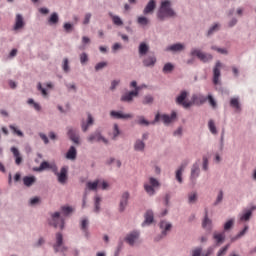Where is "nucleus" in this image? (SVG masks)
<instances>
[{
  "label": "nucleus",
  "mask_w": 256,
  "mask_h": 256,
  "mask_svg": "<svg viewBox=\"0 0 256 256\" xmlns=\"http://www.w3.org/2000/svg\"><path fill=\"white\" fill-rule=\"evenodd\" d=\"M167 17H175V10L171 8V1L162 0L160 4V8L157 12V18L160 21H165Z\"/></svg>",
  "instance_id": "1"
},
{
  "label": "nucleus",
  "mask_w": 256,
  "mask_h": 256,
  "mask_svg": "<svg viewBox=\"0 0 256 256\" xmlns=\"http://www.w3.org/2000/svg\"><path fill=\"white\" fill-rule=\"evenodd\" d=\"M159 180L155 179L154 177H150L148 182L144 183V190L146 193H148L150 196L155 195V189L157 187H160Z\"/></svg>",
  "instance_id": "2"
},
{
  "label": "nucleus",
  "mask_w": 256,
  "mask_h": 256,
  "mask_svg": "<svg viewBox=\"0 0 256 256\" xmlns=\"http://www.w3.org/2000/svg\"><path fill=\"white\" fill-rule=\"evenodd\" d=\"M191 55L192 57H197L198 59H200L202 63H207L213 59V56L211 54L204 53L199 49H192Z\"/></svg>",
  "instance_id": "3"
},
{
  "label": "nucleus",
  "mask_w": 256,
  "mask_h": 256,
  "mask_svg": "<svg viewBox=\"0 0 256 256\" xmlns=\"http://www.w3.org/2000/svg\"><path fill=\"white\" fill-rule=\"evenodd\" d=\"M188 95H189V93L187 91H182L180 93V95L176 98L177 105H182V107H184V109H189V107H191V105H193V102L185 100V99H187Z\"/></svg>",
  "instance_id": "4"
},
{
  "label": "nucleus",
  "mask_w": 256,
  "mask_h": 256,
  "mask_svg": "<svg viewBox=\"0 0 256 256\" xmlns=\"http://www.w3.org/2000/svg\"><path fill=\"white\" fill-rule=\"evenodd\" d=\"M51 225H53V227L55 228L60 227V229H64L65 219H63L59 212H55L54 214H52Z\"/></svg>",
  "instance_id": "5"
},
{
  "label": "nucleus",
  "mask_w": 256,
  "mask_h": 256,
  "mask_svg": "<svg viewBox=\"0 0 256 256\" xmlns=\"http://www.w3.org/2000/svg\"><path fill=\"white\" fill-rule=\"evenodd\" d=\"M53 247L56 253H59V251H61L62 253L64 251H67V248L65 247V245H63V234L61 233L56 234V243L54 244Z\"/></svg>",
  "instance_id": "6"
},
{
  "label": "nucleus",
  "mask_w": 256,
  "mask_h": 256,
  "mask_svg": "<svg viewBox=\"0 0 256 256\" xmlns=\"http://www.w3.org/2000/svg\"><path fill=\"white\" fill-rule=\"evenodd\" d=\"M223 64L221 62H216L213 68V83L214 85H219V79H221V68Z\"/></svg>",
  "instance_id": "7"
},
{
  "label": "nucleus",
  "mask_w": 256,
  "mask_h": 256,
  "mask_svg": "<svg viewBox=\"0 0 256 256\" xmlns=\"http://www.w3.org/2000/svg\"><path fill=\"white\" fill-rule=\"evenodd\" d=\"M138 239H139V232L133 231L126 236L125 241H126V243H128V245L133 247V245H135V243H137Z\"/></svg>",
  "instance_id": "8"
},
{
  "label": "nucleus",
  "mask_w": 256,
  "mask_h": 256,
  "mask_svg": "<svg viewBox=\"0 0 256 256\" xmlns=\"http://www.w3.org/2000/svg\"><path fill=\"white\" fill-rule=\"evenodd\" d=\"M88 141H89V143H95V141L97 143H99L100 141H103L105 143V145H107V143H109L107 141V139H105L103 136H101V133H99V132H95V133L91 134L88 137Z\"/></svg>",
  "instance_id": "9"
},
{
  "label": "nucleus",
  "mask_w": 256,
  "mask_h": 256,
  "mask_svg": "<svg viewBox=\"0 0 256 256\" xmlns=\"http://www.w3.org/2000/svg\"><path fill=\"white\" fill-rule=\"evenodd\" d=\"M129 203V192H124L120 199L119 211L123 213Z\"/></svg>",
  "instance_id": "10"
},
{
  "label": "nucleus",
  "mask_w": 256,
  "mask_h": 256,
  "mask_svg": "<svg viewBox=\"0 0 256 256\" xmlns=\"http://www.w3.org/2000/svg\"><path fill=\"white\" fill-rule=\"evenodd\" d=\"M187 165H189V161H184L176 171V179L180 183H183V171H185Z\"/></svg>",
  "instance_id": "11"
},
{
  "label": "nucleus",
  "mask_w": 256,
  "mask_h": 256,
  "mask_svg": "<svg viewBox=\"0 0 256 256\" xmlns=\"http://www.w3.org/2000/svg\"><path fill=\"white\" fill-rule=\"evenodd\" d=\"M24 27H25V20H23V15L17 14L15 24H14V31H19V29H23Z\"/></svg>",
  "instance_id": "12"
},
{
  "label": "nucleus",
  "mask_w": 256,
  "mask_h": 256,
  "mask_svg": "<svg viewBox=\"0 0 256 256\" xmlns=\"http://www.w3.org/2000/svg\"><path fill=\"white\" fill-rule=\"evenodd\" d=\"M205 101H207V98L203 94H194L190 102H192V105H203Z\"/></svg>",
  "instance_id": "13"
},
{
  "label": "nucleus",
  "mask_w": 256,
  "mask_h": 256,
  "mask_svg": "<svg viewBox=\"0 0 256 256\" xmlns=\"http://www.w3.org/2000/svg\"><path fill=\"white\" fill-rule=\"evenodd\" d=\"M68 137L73 141V143L79 145V132H77V130L68 128Z\"/></svg>",
  "instance_id": "14"
},
{
  "label": "nucleus",
  "mask_w": 256,
  "mask_h": 256,
  "mask_svg": "<svg viewBox=\"0 0 256 256\" xmlns=\"http://www.w3.org/2000/svg\"><path fill=\"white\" fill-rule=\"evenodd\" d=\"M137 95H139V90L136 89L135 91H131L129 93L124 94L121 97V101L129 103L133 101V97H137Z\"/></svg>",
  "instance_id": "15"
},
{
  "label": "nucleus",
  "mask_w": 256,
  "mask_h": 256,
  "mask_svg": "<svg viewBox=\"0 0 256 256\" xmlns=\"http://www.w3.org/2000/svg\"><path fill=\"white\" fill-rule=\"evenodd\" d=\"M11 153H13L15 163L17 165H21V163H23V156H21V152H19V149H17V147H12Z\"/></svg>",
  "instance_id": "16"
},
{
  "label": "nucleus",
  "mask_w": 256,
  "mask_h": 256,
  "mask_svg": "<svg viewBox=\"0 0 256 256\" xmlns=\"http://www.w3.org/2000/svg\"><path fill=\"white\" fill-rule=\"evenodd\" d=\"M110 117L113 119H131L133 116L131 114H123L122 112L111 111Z\"/></svg>",
  "instance_id": "17"
},
{
  "label": "nucleus",
  "mask_w": 256,
  "mask_h": 256,
  "mask_svg": "<svg viewBox=\"0 0 256 256\" xmlns=\"http://www.w3.org/2000/svg\"><path fill=\"white\" fill-rule=\"evenodd\" d=\"M155 63H157V58H155L154 55H152V56H147V57L143 60V65H144V67H155Z\"/></svg>",
  "instance_id": "18"
},
{
  "label": "nucleus",
  "mask_w": 256,
  "mask_h": 256,
  "mask_svg": "<svg viewBox=\"0 0 256 256\" xmlns=\"http://www.w3.org/2000/svg\"><path fill=\"white\" fill-rule=\"evenodd\" d=\"M56 175L58 177L59 183H61L62 185L65 184L67 181V168L66 167L61 168L60 173H56Z\"/></svg>",
  "instance_id": "19"
},
{
  "label": "nucleus",
  "mask_w": 256,
  "mask_h": 256,
  "mask_svg": "<svg viewBox=\"0 0 256 256\" xmlns=\"http://www.w3.org/2000/svg\"><path fill=\"white\" fill-rule=\"evenodd\" d=\"M155 7H157L155 0H150L144 8V15H149V13H153V11H155Z\"/></svg>",
  "instance_id": "20"
},
{
  "label": "nucleus",
  "mask_w": 256,
  "mask_h": 256,
  "mask_svg": "<svg viewBox=\"0 0 256 256\" xmlns=\"http://www.w3.org/2000/svg\"><path fill=\"white\" fill-rule=\"evenodd\" d=\"M45 169H53L54 171H57V166L49 164V162L44 161L40 164V167L36 168L35 171H45Z\"/></svg>",
  "instance_id": "21"
},
{
  "label": "nucleus",
  "mask_w": 256,
  "mask_h": 256,
  "mask_svg": "<svg viewBox=\"0 0 256 256\" xmlns=\"http://www.w3.org/2000/svg\"><path fill=\"white\" fill-rule=\"evenodd\" d=\"M66 159H69L70 161H75L77 159V149L75 146H71L66 153Z\"/></svg>",
  "instance_id": "22"
},
{
  "label": "nucleus",
  "mask_w": 256,
  "mask_h": 256,
  "mask_svg": "<svg viewBox=\"0 0 256 256\" xmlns=\"http://www.w3.org/2000/svg\"><path fill=\"white\" fill-rule=\"evenodd\" d=\"M91 125H93V116H91V114H88L87 122H85L84 120L82 121V124H81L82 131L86 133V131H88Z\"/></svg>",
  "instance_id": "23"
},
{
  "label": "nucleus",
  "mask_w": 256,
  "mask_h": 256,
  "mask_svg": "<svg viewBox=\"0 0 256 256\" xmlns=\"http://www.w3.org/2000/svg\"><path fill=\"white\" fill-rule=\"evenodd\" d=\"M37 182V178L35 176H25L23 178V184L25 187H32L34 183Z\"/></svg>",
  "instance_id": "24"
},
{
  "label": "nucleus",
  "mask_w": 256,
  "mask_h": 256,
  "mask_svg": "<svg viewBox=\"0 0 256 256\" xmlns=\"http://www.w3.org/2000/svg\"><path fill=\"white\" fill-rule=\"evenodd\" d=\"M177 118V113L172 112L171 116L164 114L161 116V119L163 121V123H165V125H169V123H171L174 119Z\"/></svg>",
  "instance_id": "25"
},
{
  "label": "nucleus",
  "mask_w": 256,
  "mask_h": 256,
  "mask_svg": "<svg viewBox=\"0 0 256 256\" xmlns=\"http://www.w3.org/2000/svg\"><path fill=\"white\" fill-rule=\"evenodd\" d=\"M144 217H145V221L143 225H151V223H153V219H154L153 211L151 210L146 211Z\"/></svg>",
  "instance_id": "26"
},
{
  "label": "nucleus",
  "mask_w": 256,
  "mask_h": 256,
  "mask_svg": "<svg viewBox=\"0 0 256 256\" xmlns=\"http://www.w3.org/2000/svg\"><path fill=\"white\" fill-rule=\"evenodd\" d=\"M201 251H202L201 248H196V249H194V250L192 251V256H209V255H211V253H213V248H209V249L207 250V253H206V254H205V253L201 254Z\"/></svg>",
  "instance_id": "27"
},
{
  "label": "nucleus",
  "mask_w": 256,
  "mask_h": 256,
  "mask_svg": "<svg viewBox=\"0 0 256 256\" xmlns=\"http://www.w3.org/2000/svg\"><path fill=\"white\" fill-rule=\"evenodd\" d=\"M109 16L112 19V22L114 25H116L117 27H122L123 25V20L121 19V17L117 16V15H113V13H109Z\"/></svg>",
  "instance_id": "28"
},
{
  "label": "nucleus",
  "mask_w": 256,
  "mask_h": 256,
  "mask_svg": "<svg viewBox=\"0 0 256 256\" xmlns=\"http://www.w3.org/2000/svg\"><path fill=\"white\" fill-rule=\"evenodd\" d=\"M171 223L167 222V221H161L160 222V229H162V234L166 235L167 231H171Z\"/></svg>",
  "instance_id": "29"
},
{
  "label": "nucleus",
  "mask_w": 256,
  "mask_h": 256,
  "mask_svg": "<svg viewBox=\"0 0 256 256\" xmlns=\"http://www.w3.org/2000/svg\"><path fill=\"white\" fill-rule=\"evenodd\" d=\"M202 227L204 229H207V227H211V220L209 219V211L207 209H205V217L202 222Z\"/></svg>",
  "instance_id": "30"
},
{
  "label": "nucleus",
  "mask_w": 256,
  "mask_h": 256,
  "mask_svg": "<svg viewBox=\"0 0 256 256\" xmlns=\"http://www.w3.org/2000/svg\"><path fill=\"white\" fill-rule=\"evenodd\" d=\"M199 172H200L199 166L193 165L192 170H191V177H190L191 181H195V179H197V177H199Z\"/></svg>",
  "instance_id": "31"
},
{
  "label": "nucleus",
  "mask_w": 256,
  "mask_h": 256,
  "mask_svg": "<svg viewBox=\"0 0 256 256\" xmlns=\"http://www.w3.org/2000/svg\"><path fill=\"white\" fill-rule=\"evenodd\" d=\"M213 239H215L216 243H221L222 241H225V232L217 233L214 232Z\"/></svg>",
  "instance_id": "32"
},
{
  "label": "nucleus",
  "mask_w": 256,
  "mask_h": 256,
  "mask_svg": "<svg viewBox=\"0 0 256 256\" xmlns=\"http://www.w3.org/2000/svg\"><path fill=\"white\" fill-rule=\"evenodd\" d=\"M230 106L233 107V109H236V111H241V105L239 104V98H232L230 100Z\"/></svg>",
  "instance_id": "33"
},
{
  "label": "nucleus",
  "mask_w": 256,
  "mask_h": 256,
  "mask_svg": "<svg viewBox=\"0 0 256 256\" xmlns=\"http://www.w3.org/2000/svg\"><path fill=\"white\" fill-rule=\"evenodd\" d=\"M183 49H185V46L183 44L177 43L168 47L167 51H183Z\"/></svg>",
  "instance_id": "34"
},
{
  "label": "nucleus",
  "mask_w": 256,
  "mask_h": 256,
  "mask_svg": "<svg viewBox=\"0 0 256 256\" xmlns=\"http://www.w3.org/2000/svg\"><path fill=\"white\" fill-rule=\"evenodd\" d=\"M149 51V46L146 45L145 43H141L139 46V55L143 56V55H147Z\"/></svg>",
  "instance_id": "35"
},
{
  "label": "nucleus",
  "mask_w": 256,
  "mask_h": 256,
  "mask_svg": "<svg viewBox=\"0 0 256 256\" xmlns=\"http://www.w3.org/2000/svg\"><path fill=\"white\" fill-rule=\"evenodd\" d=\"M100 185V181L99 180H96L94 182H88L87 183V188L90 190V191H96L97 190V187H99Z\"/></svg>",
  "instance_id": "36"
},
{
  "label": "nucleus",
  "mask_w": 256,
  "mask_h": 256,
  "mask_svg": "<svg viewBox=\"0 0 256 256\" xmlns=\"http://www.w3.org/2000/svg\"><path fill=\"white\" fill-rule=\"evenodd\" d=\"M50 25H57L59 23V15L57 13H52L49 18Z\"/></svg>",
  "instance_id": "37"
},
{
  "label": "nucleus",
  "mask_w": 256,
  "mask_h": 256,
  "mask_svg": "<svg viewBox=\"0 0 256 256\" xmlns=\"http://www.w3.org/2000/svg\"><path fill=\"white\" fill-rule=\"evenodd\" d=\"M134 149L135 151H143V149H145V142L137 140L134 145Z\"/></svg>",
  "instance_id": "38"
},
{
  "label": "nucleus",
  "mask_w": 256,
  "mask_h": 256,
  "mask_svg": "<svg viewBox=\"0 0 256 256\" xmlns=\"http://www.w3.org/2000/svg\"><path fill=\"white\" fill-rule=\"evenodd\" d=\"M252 214L253 210H247L246 213L240 216V221H249V219H251Z\"/></svg>",
  "instance_id": "39"
},
{
  "label": "nucleus",
  "mask_w": 256,
  "mask_h": 256,
  "mask_svg": "<svg viewBox=\"0 0 256 256\" xmlns=\"http://www.w3.org/2000/svg\"><path fill=\"white\" fill-rule=\"evenodd\" d=\"M208 127L212 135H217V127H215V122L213 120L208 122Z\"/></svg>",
  "instance_id": "40"
},
{
  "label": "nucleus",
  "mask_w": 256,
  "mask_h": 256,
  "mask_svg": "<svg viewBox=\"0 0 256 256\" xmlns=\"http://www.w3.org/2000/svg\"><path fill=\"white\" fill-rule=\"evenodd\" d=\"M137 23H138V25L145 26V25H149V20L145 16H139L137 19Z\"/></svg>",
  "instance_id": "41"
},
{
  "label": "nucleus",
  "mask_w": 256,
  "mask_h": 256,
  "mask_svg": "<svg viewBox=\"0 0 256 256\" xmlns=\"http://www.w3.org/2000/svg\"><path fill=\"white\" fill-rule=\"evenodd\" d=\"M62 214L67 217V215H71V213H73V208L69 207V206H63L61 208Z\"/></svg>",
  "instance_id": "42"
},
{
  "label": "nucleus",
  "mask_w": 256,
  "mask_h": 256,
  "mask_svg": "<svg viewBox=\"0 0 256 256\" xmlns=\"http://www.w3.org/2000/svg\"><path fill=\"white\" fill-rule=\"evenodd\" d=\"M137 123L138 125H151V122L147 121L143 116L138 117Z\"/></svg>",
  "instance_id": "43"
},
{
  "label": "nucleus",
  "mask_w": 256,
  "mask_h": 256,
  "mask_svg": "<svg viewBox=\"0 0 256 256\" xmlns=\"http://www.w3.org/2000/svg\"><path fill=\"white\" fill-rule=\"evenodd\" d=\"M9 129H11V131H13L15 135H18V137H23V133L21 132V130L17 129L15 125H10Z\"/></svg>",
  "instance_id": "44"
},
{
  "label": "nucleus",
  "mask_w": 256,
  "mask_h": 256,
  "mask_svg": "<svg viewBox=\"0 0 256 256\" xmlns=\"http://www.w3.org/2000/svg\"><path fill=\"white\" fill-rule=\"evenodd\" d=\"M100 205H101V198H99V196H97L95 198V208H94L95 213H99Z\"/></svg>",
  "instance_id": "45"
},
{
  "label": "nucleus",
  "mask_w": 256,
  "mask_h": 256,
  "mask_svg": "<svg viewBox=\"0 0 256 256\" xmlns=\"http://www.w3.org/2000/svg\"><path fill=\"white\" fill-rule=\"evenodd\" d=\"M208 102L209 104L211 105V107L213 109H216L217 108V102L215 101V99L213 98V96L211 94L208 95Z\"/></svg>",
  "instance_id": "46"
},
{
  "label": "nucleus",
  "mask_w": 256,
  "mask_h": 256,
  "mask_svg": "<svg viewBox=\"0 0 256 256\" xmlns=\"http://www.w3.org/2000/svg\"><path fill=\"white\" fill-rule=\"evenodd\" d=\"M247 231H249V226H245L244 229L242 231H240L239 234L235 238H232V241H235V239H239V238L243 237V235H245L247 233Z\"/></svg>",
  "instance_id": "47"
},
{
  "label": "nucleus",
  "mask_w": 256,
  "mask_h": 256,
  "mask_svg": "<svg viewBox=\"0 0 256 256\" xmlns=\"http://www.w3.org/2000/svg\"><path fill=\"white\" fill-rule=\"evenodd\" d=\"M173 68V64L167 63L163 67V73H171V71H173Z\"/></svg>",
  "instance_id": "48"
},
{
  "label": "nucleus",
  "mask_w": 256,
  "mask_h": 256,
  "mask_svg": "<svg viewBox=\"0 0 256 256\" xmlns=\"http://www.w3.org/2000/svg\"><path fill=\"white\" fill-rule=\"evenodd\" d=\"M89 225V220H87V218H84L81 221V229L82 231H84V233H87V226Z\"/></svg>",
  "instance_id": "49"
},
{
  "label": "nucleus",
  "mask_w": 256,
  "mask_h": 256,
  "mask_svg": "<svg viewBox=\"0 0 256 256\" xmlns=\"http://www.w3.org/2000/svg\"><path fill=\"white\" fill-rule=\"evenodd\" d=\"M87 61H89V56L87 55V53H82L80 55V62L82 65H85V63H87Z\"/></svg>",
  "instance_id": "50"
},
{
  "label": "nucleus",
  "mask_w": 256,
  "mask_h": 256,
  "mask_svg": "<svg viewBox=\"0 0 256 256\" xmlns=\"http://www.w3.org/2000/svg\"><path fill=\"white\" fill-rule=\"evenodd\" d=\"M107 67V62H100L96 64L95 71H101V69H105Z\"/></svg>",
  "instance_id": "51"
},
{
  "label": "nucleus",
  "mask_w": 256,
  "mask_h": 256,
  "mask_svg": "<svg viewBox=\"0 0 256 256\" xmlns=\"http://www.w3.org/2000/svg\"><path fill=\"white\" fill-rule=\"evenodd\" d=\"M38 91H40L43 95V97H47L48 93L47 90L45 88H43V86L41 85V82L38 83Z\"/></svg>",
  "instance_id": "52"
},
{
  "label": "nucleus",
  "mask_w": 256,
  "mask_h": 256,
  "mask_svg": "<svg viewBox=\"0 0 256 256\" xmlns=\"http://www.w3.org/2000/svg\"><path fill=\"white\" fill-rule=\"evenodd\" d=\"M235 222V220L231 219L229 221H227L224 225V230L225 231H229V229H231V227H233V223Z\"/></svg>",
  "instance_id": "53"
},
{
  "label": "nucleus",
  "mask_w": 256,
  "mask_h": 256,
  "mask_svg": "<svg viewBox=\"0 0 256 256\" xmlns=\"http://www.w3.org/2000/svg\"><path fill=\"white\" fill-rule=\"evenodd\" d=\"M188 201L189 203H195L197 201V193L193 192L189 194Z\"/></svg>",
  "instance_id": "54"
},
{
  "label": "nucleus",
  "mask_w": 256,
  "mask_h": 256,
  "mask_svg": "<svg viewBox=\"0 0 256 256\" xmlns=\"http://www.w3.org/2000/svg\"><path fill=\"white\" fill-rule=\"evenodd\" d=\"M143 105H151L153 103L152 96H146L144 100L142 101Z\"/></svg>",
  "instance_id": "55"
},
{
  "label": "nucleus",
  "mask_w": 256,
  "mask_h": 256,
  "mask_svg": "<svg viewBox=\"0 0 256 256\" xmlns=\"http://www.w3.org/2000/svg\"><path fill=\"white\" fill-rule=\"evenodd\" d=\"M228 249H229V244L226 245L225 247H223L222 249H220V250L218 251L217 256H223V255H225V253H227Z\"/></svg>",
  "instance_id": "56"
},
{
  "label": "nucleus",
  "mask_w": 256,
  "mask_h": 256,
  "mask_svg": "<svg viewBox=\"0 0 256 256\" xmlns=\"http://www.w3.org/2000/svg\"><path fill=\"white\" fill-rule=\"evenodd\" d=\"M63 71H65V73H69V59L67 58L64 59Z\"/></svg>",
  "instance_id": "57"
},
{
  "label": "nucleus",
  "mask_w": 256,
  "mask_h": 256,
  "mask_svg": "<svg viewBox=\"0 0 256 256\" xmlns=\"http://www.w3.org/2000/svg\"><path fill=\"white\" fill-rule=\"evenodd\" d=\"M222 201H223V191H220L214 205H219V203H221Z\"/></svg>",
  "instance_id": "58"
},
{
  "label": "nucleus",
  "mask_w": 256,
  "mask_h": 256,
  "mask_svg": "<svg viewBox=\"0 0 256 256\" xmlns=\"http://www.w3.org/2000/svg\"><path fill=\"white\" fill-rule=\"evenodd\" d=\"M90 21H91V13H87V14L85 15L83 24H84V25H89V22H90Z\"/></svg>",
  "instance_id": "59"
},
{
  "label": "nucleus",
  "mask_w": 256,
  "mask_h": 256,
  "mask_svg": "<svg viewBox=\"0 0 256 256\" xmlns=\"http://www.w3.org/2000/svg\"><path fill=\"white\" fill-rule=\"evenodd\" d=\"M219 29V24H215L214 26H212L209 31H208V35H212V33L214 31H217Z\"/></svg>",
  "instance_id": "60"
},
{
  "label": "nucleus",
  "mask_w": 256,
  "mask_h": 256,
  "mask_svg": "<svg viewBox=\"0 0 256 256\" xmlns=\"http://www.w3.org/2000/svg\"><path fill=\"white\" fill-rule=\"evenodd\" d=\"M209 165V160H207V157H203V169L204 171H207V167Z\"/></svg>",
  "instance_id": "61"
},
{
  "label": "nucleus",
  "mask_w": 256,
  "mask_h": 256,
  "mask_svg": "<svg viewBox=\"0 0 256 256\" xmlns=\"http://www.w3.org/2000/svg\"><path fill=\"white\" fill-rule=\"evenodd\" d=\"M119 83H121V81H119V80L112 81L110 89L113 91L115 89V87H117V85H119Z\"/></svg>",
  "instance_id": "62"
},
{
  "label": "nucleus",
  "mask_w": 256,
  "mask_h": 256,
  "mask_svg": "<svg viewBox=\"0 0 256 256\" xmlns=\"http://www.w3.org/2000/svg\"><path fill=\"white\" fill-rule=\"evenodd\" d=\"M119 126L117 124H114V139L119 135Z\"/></svg>",
  "instance_id": "63"
},
{
  "label": "nucleus",
  "mask_w": 256,
  "mask_h": 256,
  "mask_svg": "<svg viewBox=\"0 0 256 256\" xmlns=\"http://www.w3.org/2000/svg\"><path fill=\"white\" fill-rule=\"evenodd\" d=\"M39 201H40L39 197H34L30 200V205H37Z\"/></svg>",
  "instance_id": "64"
}]
</instances>
